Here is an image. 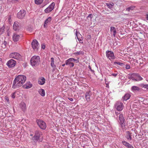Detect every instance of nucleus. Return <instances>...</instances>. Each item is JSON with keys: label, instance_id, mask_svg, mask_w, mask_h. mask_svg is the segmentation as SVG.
I'll return each mask as SVG.
<instances>
[{"label": "nucleus", "instance_id": "30", "mask_svg": "<svg viewBox=\"0 0 148 148\" xmlns=\"http://www.w3.org/2000/svg\"><path fill=\"white\" fill-rule=\"evenodd\" d=\"M52 19V18L51 17H48L45 21V24H47L48 25L50 24L51 21Z\"/></svg>", "mask_w": 148, "mask_h": 148}, {"label": "nucleus", "instance_id": "22", "mask_svg": "<svg viewBox=\"0 0 148 148\" xmlns=\"http://www.w3.org/2000/svg\"><path fill=\"white\" fill-rule=\"evenodd\" d=\"M131 90L133 91H139L140 90V88L137 86H134L131 87Z\"/></svg>", "mask_w": 148, "mask_h": 148}, {"label": "nucleus", "instance_id": "3", "mask_svg": "<svg viewBox=\"0 0 148 148\" xmlns=\"http://www.w3.org/2000/svg\"><path fill=\"white\" fill-rule=\"evenodd\" d=\"M118 122L122 130L124 131L125 129V121L122 114H120L119 115Z\"/></svg>", "mask_w": 148, "mask_h": 148}, {"label": "nucleus", "instance_id": "4", "mask_svg": "<svg viewBox=\"0 0 148 148\" xmlns=\"http://www.w3.org/2000/svg\"><path fill=\"white\" fill-rule=\"evenodd\" d=\"M115 108L118 111H122L124 107L123 103L119 101H117L114 105Z\"/></svg>", "mask_w": 148, "mask_h": 148}, {"label": "nucleus", "instance_id": "10", "mask_svg": "<svg viewBox=\"0 0 148 148\" xmlns=\"http://www.w3.org/2000/svg\"><path fill=\"white\" fill-rule=\"evenodd\" d=\"M26 14V11L24 10H21L17 14V17L20 19H22L24 17Z\"/></svg>", "mask_w": 148, "mask_h": 148}, {"label": "nucleus", "instance_id": "21", "mask_svg": "<svg viewBox=\"0 0 148 148\" xmlns=\"http://www.w3.org/2000/svg\"><path fill=\"white\" fill-rule=\"evenodd\" d=\"M126 138L127 139L129 140H131L132 139V135L131 133H130L129 131H127L126 132Z\"/></svg>", "mask_w": 148, "mask_h": 148}, {"label": "nucleus", "instance_id": "55", "mask_svg": "<svg viewBox=\"0 0 148 148\" xmlns=\"http://www.w3.org/2000/svg\"><path fill=\"white\" fill-rule=\"evenodd\" d=\"M7 35L8 36H10V34H9V32H8V33H7Z\"/></svg>", "mask_w": 148, "mask_h": 148}, {"label": "nucleus", "instance_id": "27", "mask_svg": "<svg viewBox=\"0 0 148 148\" xmlns=\"http://www.w3.org/2000/svg\"><path fill=\"white\" fill-rule=\"evenodd\" d=\"M38 92L42 96H45V92L44 89H40L38 90Z\"/></svg>", "mask_w": 148, "mask_h": 148}, {"label": "nucleus", "instance_id": "54", "mask_svg": "<svg viewBox=\"0 0 148 148\" xmlns=\"http://www.w3.org/2000/svg\"><path fill=\"white\" fill-rule=\"evenodd\" d=\"M110 3V4H111V6H112V7L114 5V4L113 3L111 2Z\"/></svg>", "mask_w": 148, "mask_h": 148}, {"label": "nucleus", "instance_id": "16", "mask_svg": "<svg viewBox=\"0 0 148 148\" xmlns=\"http://www.w3.org/2000/svg\"><path fill=\"white\" fill-rule=\"evenodd\" d=\"M135 78L137 82L141 81L143 79V78L140 76L139 74L135 73Z\"/></svg>", "mask_w": 148, "mask_h": 148}, {"label": "nucleus", "instance_id": "19", "mask_svg": "<svg viewBox=\"0 0 148 148\" xmlns=\"http://www.w3.org/2000/svg\"><path fill=\"white\" fill-rule=\"evenodd\" d=\"M110 31L111 33H112L114 37H115L116 33V31L115 28L114 27H111Z\"/></svg>", "mask_w": 148, "mask_h": 148}, {"label": "nucleus", "instance_id": "15", "mask_svg": "<svg viewBox=\"0 0 148 148\" xmlns=\"http://www.w3.org/2000/svg\"><path fill=\"white\" fill-rule=\"evenodd\" d=\"M122 143L127 148H134L132 145L125 141H123Z\"/></svg>", "mask_w": 148, "mask_h": 148}, {"label": "nucleus", "instance_id": "59", "mask_svg": "<svg viewBox=\"0 0 148 148\" xmlns=\"http://www.w3.org/2000/svg\"><path fill=\"white\" fill-rule=\"evenodd\" d=\"M147 81L148 82V80H147Z\"/></svg>", "mask_w": 148, "mask_h": 148}, {"label": "nucleus", "instance_id": "31", "mask_svg": "<svg viewBox=\"0 0 148 148\" xmlns=\"http://www.w3.org/2000/svg\"><path fill=\"white\" fill-rule=\"evenodd\" d=\"M75 35L77 36V38H82V36L80 33L76 30L75 32Z\"/></svg>", "mask_w": 148, "mask_h": 148}, {"label": "nucleus", "instance_id": "13", "mask_svg": "<svg viewBox=\"0 0 148 148\" xmlns=\"http://www.w3.org/2000/svg\"><path fill=\"white\" fill-rule=\"evenodd\" d=\"M92 92L90 91H87L85 93V98L86 101L88 102L90 101V97L92 95Z\"/></svg>", "mask_w": 148, "mask_h": 148}, {"label": "nucleus", "instance_id": "41", "mask_svg": "<svg viewBox=\"0 0 148 148\" xmlns=\"http://www.w3.org/2000/svg\"><path fill=\"white\" fill-rule=\"evenodd\" d=\"M125 68L126 69H129L130 68V66L129 65L127 64L126 65Z\"/></svg>", "mask_w": 148, "mask_h": 148}, {"label": "nucleus", "instance_id": "57", "mask_svg": "<svg viewBox=\"0 0 148 148\" xmlns=\"http://www.w3.org/2000/svg\"><path fill=\"white\" fill-rule=\"evenodd\" d=\"M6 99L7 100H8H8H8V98H6Z\"/></svg>", "mask_w": 148, "mask_h": 148}, {"label": "nucleus", "instance_id": "39", "mask_svg": "<svg viewBox=\"0 0 148 148\" xmlns=\"http://www.w3.org/2000/svg\"><path fill=\"white\" fill-rule=\"evenodd\" d=\"M77 39L79 41V43H83V39L82 38H77Z\"/></svg>", "mask_w": 148, "mask_h": 148}, {"label": "nucleus", "instance_id": "47", "mask_svg": "<svg viewBox=\"0 0 148 148\" xmlns=\"http://www.w3.org/2000/svg\"><path fill=\"white\" fill-rule=\"evenodd\" d=\"M15 93H12L11 95V97L13 98H15V96H14Z\"/></svg>", "mask_w": 148, "mask_h": 148}, {"label": "nucleus", "instance_id": "7", "mask_svg": "<svg viewBox=\"0 0 148 148\" xmlns=\"http://www.w3.org/2000/svg\"><path fill=\"white\" fill-rule=\"evenodd\" d=\"M32 46L35 51H37L39 47V44L37 40L34 39L32 42Z\"/></svg>", "mask_w": 148, "mask_h": 148}, {"label": "nucleus", "instance_id": "53", "mask_svg": "<svg viewBox=\"0 0 148 148\" xmlns=\"http://www.w3.org/2000/svg\"><path fill=\"white\" fill-rule=\"evenodd\" d=\"M146 18L147 20L148 21V14H147L146 15Z\"/></svg>", "mask_w": 148, "mask_h": 148}, {"label": "nucleus", "instance_id": "36", "mask_svg": "<svg viewBox=\"0 0 148 148\" xmlns=\"http://www.w3.org/2000/svg\"><path fill=\"white\" fill-rule=\"evenodd\" d=\"M114 64L115 65L116 64H117L121 66H123L124 65V64L123 63L119 62H114Z\"/></svg>", "mask_w": 148, "mask_h": 148}, {"label": "nucleus", "instance_id": "43", "mask_svg": "<svg viewBox=\"0 0 148 148\" xmlns=\"http://www.w3.org/2000/svg\"><path fill=\"white\" fill-rule=\"evenodd\" d=\"M144 89L148 90V84L145 85Z\"/></svg>", "mask_w": 148, "mask_h": 148}, {"label": "nucleus", "instance_id": "17", "mask_svg": "<svg viewBox=\"0 0 148 148\" xmlns=\"http://www.w3.org/2000/svg\"><path fill=\"white\" fill-rule=\"evenodd\" d=\"M19 23L17 21H15L13 25V28L15 31H17L18 30L19 27Z\"/></svg>", "mask_w": 148, "mask_h": 148}, {"label": "nucleus", "instance_id": "20", "mask_svg": "<svg viewBox=\"0 0 148 148\" xmlns=\"http://www.w3.org/2000/svg\"><path fill=\"white\" fill-rule=\"evenodd\" d=\"M20 36L16 34H14L13 36V40L15 42H17L19 40Z\"/></svg>", "mask_w": 148, "mask_h": 148}, {"label": "nucleus", "instance_id": "46", "mask_svg": "<svg viewBox=\"0 0 148 148\" xmlns=\"http://www.w3.org/2000/svg\"><path fill=\"white\" fill-rule=\"evenodd\" d=\"M41 48L43 49H45V45L44 44H42L41 46Z\"/></svg>", "mask_w": 148, "mask_h": 148}, {"label": "nucleus", "instance_id": "23", "mask_svg": "<svg viewBox=\"0 0 148 148\" xmlns=\"http://www.w3.org/2000/svg\"><path fill=\"white\" fill-rule=\"evenodd\" d=\"M135 73L132 74L128 78L130 79H132L134 81H136V78H135Z\"/></svg>", "mask_w": 148, "mask_h": 148}, {"label": "nucleus", "instance_id": "25", "mask_svg": "<svg viewBox=\"0 0 148 148\" xmlns=\"http://www.w3.org/2000/svg\"><path fill=\"white\" fill-rule=\"evenodd\" d=\"M42 135V133L40 131L38 130H37L35 131L34 135L36 136H39V137L40 138L41 136Z\"/></svg>", "mask_w": 148, "mask_h": 148}, {"label": "nucleus", "instance_id": "58", "mask_svg": "<svg viewBox=\"0 0 148 148\" xmlns=\"http://www.w3.org/2000/svg\"><path fill=\"white\" fill-rule=\"evenodd\" d=\"M1 59L0 58V61H1Z\"/></svg>", "mask_w": 148, "mask_h": 148}, {"label": "nucleus", "instance_id": "49", "mask_svg": "<svg viewBox=\"0 0 148 148\" xmlns=\"http://www.w3.org/2000/svg\"><path fill=\"white\" fill-rule=\"evenodd\" d=\"M12 3H16V1H18V0H11Z\"/></svg>", "mask_w": 148, "mask_h": 148}, {"label": "nucleus", "instance_id": "12", "mask_svg": "<svg viewBox=\"0 0 148 148\" xmlns=\"http://www.w3.org/2000/svg\"><path fill=\"white\" fill-rule=\"evenodd\" d=\"M16 62L13 59L9 60L7 63V65L10 68H12L15 66Z\"/></svg>", "mask_w": 148, "mask_h": 148}, {"label": "nucleus", "instance_id": "44", "mask_svg": "<svg viewBox=\"0 0 148 148\" xmlns=\"http://www.w3.org/2000/svg\"><path fill=\"white\" fill-rule=\"evenodd\" d=\"M118 73H112V75L114 76V77H116L118 74Z\"/></svg>", "mask_w": 148, "mask_h": 148}, {"label": "nucleus", "instance_id": "9", "mask_svg": "<svg viewBox=\"0 0 148 148\" xmlns=\"http://www.w3.org/2000/svg\"><path fill=\"white\" fill-rule=\"evenodd\" d=\"M10 58H13L17 60H20L21 58V56L18 53H12L10 55Z\"/></svg>", "mask_w": 148, "mask_h": 148}, {"label": "nucleus", "instance_id": "40", "mask_svg": "<svg viewBox=\"0 0 148 148\" xmlns=\"http://www.w3.org/2000/svg\"><path fill=\"white\" fill-rule=\"evenodd\" d=\"M82 52V51L77 52H76L74 54L75 55H79V54H81Z\"/></svg>", "mask_w": 148, "mask_h": 148}, {"label": "nucleus", "instance_id": "14", "mask_svg": "<svg viewBox=\"0 0 148 148\" xmlns=\"http://www.w3.org/2000/svg\"><path fill=\"white\" fill-rule=\"evenodd\" d=\"M131 96V93H127L125 94L122 98V99L123 101H126L130 99Z\"/></svg>", "mask_w": 148, "mask_h": 148}, {"label": "nucleus", "instance_id": "2", "mask_svg": "<svg viewBox=\"0 0 148 148\" xmlns=\"http://www.w3.org/2000/svg\"><path fill=\"white\" fill-rule=\"evenodd\" d=\"M40 62V59L39 56H34L32 57L30 60L31 64L32 66H38Z\"/></svg>", "mask_w": 148, "mask_h": 148}, {"label": "nucleus", "instance_id": "38", "mask_svg": "<svg viewBox=\"0 0 148 148\" xmlns=\"http://www.w3.org/2000/svg\"><path fill=\"white\" fill-rule=\"evenodd\" d=\"M145 84H143V83H141L139 84V86L143 88L144 89V88L145 87Z\"/></svg>", "mask_w": 148, "mask_h": 148}, {"label": "nucleus", "instance_id": "37", "mask_svg": "<svg viewBox=\"0 0 148 148\" xmlns=\"http://www.w3.org/2000/svg\"><path fill=\"white\" fill-rule=\"evenodd\" d=\"M106 5L109 8L111 9L112 8V6H111V4H110V3H106Z\"/></svg>", "mask_w": 148, "mask_h": 148}, {"label": "nucleus", "instance_id": "34", "mask_svg": "<svg viewBox=\"0 0 148 148\" xmlns=\"http://www.w3.org/2000/svg\"><path fill=\"white\" fill-rule=\"evenodd\" d=\"M7 42L5 41H4L3 43L1 45V47L3 49H5L7 45Z\"/></svg>", "mask_w": 148, "mask_h": 148}, {"label": "nucleus", "instance_id": "52", "mask_svg": "<svg viewBox=\"0 0 148 148\" xmlns=\"http://www.w3.org/2000/svg\"><path fill=\"white\" fill-rule=\"evenodd\" d=\"M47 25H48L47 24H45V22L44 23L43 25V26L45 28L47 27Z\"/></svg>", "mask_w": 148, "mask_h": 148}, {"label": "nucleus", "instance_id": "33", "mask_svg": "<svg viewBox=\"0 0 148 148\" xmlns=\"http://www.w3.org/2000/svg\"><path fill=\"white\" fill-rule=\"evenodd\" d=\"M135 8V6H130V7L127 8L126 9V10L128 11H130L131 10H133L134 9V8Z\"/></svg>", "mask_w": 148, "mask_h": 148}, {"label": "nucleus", "instance_id": "26", "mask_svg": "<svg viewBox=\"0 0 148 148\" xmlns=\"http://www.w3.org/2000/svg\"><path fill=\"white\" fill-rule=\"evenodd\" d=\"M40 138L39 136H37L34 135V136L32 138V140L35 143H36L39 140Z\"/></svg>", "mask_w": 148, "mask_h": 148}, {"label": "nucleus", "instance_id": "51", "mask_svg": "<svg viewBox=\"0 0 148 148\" xmlns=\"http://www.w3.org/2000/svg\"><path fill=\"white\" fill-rule=\"evenodd\" d=\"M68 98L69 100H70L71 101H73V98H71L68 97Z\"/></svg>", "mask_w": 148, "mask_h": 148}, {"label": "nucleus", "instance_id": "5", "mask_svg": "<svg viewBox=\"0 0 148 148\" xmlns=\"http://www.w3.org/2000/svg\"><path fill=\"white\" fill-rule=\"evenodd\" d=\"M36 122L38 125L42 129L45 130L46 127V125L45 122L42 120H37Z\"/></svg>", "mask_w": 148, "mask_h": 148}, {"label": "nucleus", "instance_id": "48", "mask_svg": "<svg viewBox=\"0 0 148 148\" xmlns=\"http://www.w3.org/2000/svg\"><path fill=\"white\" fill-rule=\"evenodd\" d=\"M11 16H10V15H9L8 16V21H9V22H10V20L11 19Z\"/></svg>", "mask_w": 148, "mask_h": 148}, {"label": "nucleus", "instance_id": "11", "mask_svg": "<svg viewBox=\"0 0 148 148\" xmlns=\"http://www.w3.org/2000/svg\"><path fill=\"white\" fill-rule=\"evenodd\" d=\"M55 3L54 2L51 4L45 10V12L46 13H49L51 11L54 9Z\"/></svg>", "mask_w": 148, "mask_h": 148}, {"label": "nucleus", "instance_id": "18", "mask_svg": "<svg viewBox=\"0 0 148 148\" xmlns=\"http://www.w3.org/2000/svg\"><path fill=\"white\" fill-rule=\"evenodd\" d=\"M32 86V84L29 82L23 85V87L25 89H29L31 88Z\"/></svg>", "mask_w": 148, "mask_h": 148}, {"label": "nucleus", "instance_id": "35", "mask_svg": "<svg viewBox=\"0 0 148 148\" xmlns=\"http://www.w3.org/2000/svg\"><path fill=\"white\" fill-rule=\"evenodd\" d=\"M4 28L0 27V35L2 34L4 32Z\"/></svg>", "mask_w": 148, "mask_h": 148}, {"label": "nucleus", "instance_id": "1", "mask_svg": "<svg viewBox=\"0 0 148 148\" xmlns=\"http://www.w3.org/2000/svg\"><path fill=\"white\" fill-rule=\"evenodd\" d=\"M26 80V77L23 75H18L13 81L12 88L13 89L20 87L24 83Z\"/></svg>", "mask_w": 148, "mask_h": 148}, {"label": "nucleus", "instance_id": "45", "mask_svg": "<svg viewBox=\"0 0 148 148\" xmlns=\"http://www.w3.org/2000/svg\"><path fill=\"white\" fill-rule=\"evenodd\" d=\"M88 68L91 71H92V73H93L94 72V71L92 69L91 67L90 66H89Z\"/></svg>", "mask_w": 148, "mask_h": 148}, {"label": "nucleus", "instance_id": "6", "mask_svg": "<svg viewBox=\"0 0 148 148\" xmlns=\"http://www.w3.org/2000/svg\"><path fill=\"white\" fill-rule=\"evenodd\" d=\"M77 61L78 60H77L73 58H70L66 60L65 64L71 67L74 66V63L72 62H77Z\"/></svg>", "mask_w": 148, "mask_h": 148}, {"label": "nucleus", "instance_id": "50", "mask_svg": "<svg viewBox=\"0 0 148 148\" xmlns=\"http://www.w3.org/2000/svg\"><path fill=\"white\" fill-rule=\"evenodd\" d=\"M115 114L117 116H118L119 114V115L120 114H121L120 113H119L118 112H116V111H115Z\"/></svg>", "mask_w": 148, "mask_h": 148}, {"label": "nucleus", "instance_id": "32", "mask_svg": "<svg viewBox=\"0 0 148 148\" xmlns=\"http://www.w3.org/2000/svg\"><path fill=\"white\" fill-rule=\"evenodd\" d=\"M44 0H35V4L37 5L41 4L42 2Z\"/></svg>", "mask_w": 148, "mask_h": 148}, {"label": "nucleus", "instance_id": "24", "mask_svg": "<svg viewBox=\"0 0 148 148\" xmlns=\"http://www.w3.org/2000/svg\"><path fill=\"white\" fill-rule=\"evenodd\" d=\"M45 82V79L43 77H41L40 79L38 81V83L41 85H42L44 84Z\"/></svg>", "mask_w": 148, "mask_h": 148}, {"label": "nucleus", "instance_id": "56", "mask_svg": "<svg viewBox=\"0 0 148 148\" xmlns=\"http://www.w3.org/2000/svg\"><path fill=\"white\" fill-rule=\"evenodd\" d=\"M62 66H65V64H63L62 65Z\"/></svg>", "mask_w": 148, "mask_h": 148}, {"label": "nucleus", "instance_id": "29", "mask_svg": "<svg viewBox=\"0 0 148 148\" xmlns=\"http://www.w3.org/2000/svg\"><path fill=\"white\" fill-rule=\"evenodd\" d=\"M21 106L23 111H25L26 109V105L25 103L24 102L21 103Z\"/></svg>", "mask_w": 148, "mask_h": 148}, {"label": "nucleus", "instance_id": "42", "mask_svg": "<svg viewBox=\"0 0 148 148\" xmlns=\"http://www.w3.org/2000/svg\"><path fill=\"white\" fill-rule=\"evenodd\" d=\"M90 18L91 19H92V14H90L88 15V16L87 17V18Z\"/></svg>", "mask_w": 148, "mask_h": 148}, {"label": "nucleus", "instance_id": "8", "mask_svg": "<svg viewBox=\"0 0 148 148\" xmlns=\"http://www.w3.org/2000/svg\"><path fill=\"white\" fill-rule=\"evenodd\" d=\"M106 54L107 58L110 60L114 59L115 58L113 52L111 51H106Z\"/></svg>", "mask_w": 148, "mask_h": 148}, {"label": "nucleus", "instance_id": "28", "mask_svg": "<svg viewBox=\"0 0 148 148\" xmlns=\"http://www.w3.org/2000/svg\"><path fill=\"white\" fill-rule=\"evenodd\" d=\"M51 66L53 68V69H55L56 68V66L54 64V59L53 58H51Z\"/></svg>", "mask_w": 148, "mask_h": 148}]
</instances>
